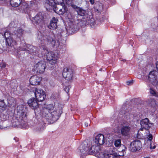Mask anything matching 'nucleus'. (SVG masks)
<instances>
[{"label": "nucleus", "instance_id": "9b49d317", "mask_svg": "<svg viewBox=\"0 0 158 158\" xmlns=\"http://www.w3.org/2000/svg\"><path fill=\"white\" fill-rule=\"evenodd\" d=\"M20 6L19 8V10L21 12L25 13H28L29 12L30 6L24 0H22L20 3Z\"/></svg>", "mask_w": 158, "mask_h": 158}, {"label": "nucleus", "instance_id": "79ce46f5", "mask_svg": "<svg viewBox=\"0 0 158 158\" xmlns=\"http://www.w3.org/2000/svg\"><path fill=\"white\" fill-rule=\"evenodd\" d=\"M42 124H44V122H43Z\"/></svg>", "mask_w": 158, "mask_h": 158}, {"label": "nucleus", "instance_id": "dca6fc26", "mask_svg": "<svg viewBox=\"0 0 158 158\" xmlns=\"http://www.w3.org/2000/svg\"><path fill=\"white\" fill-rule=\"evenodd\" d=\"M131 130V127L129 126L124 125L121 129V134L124 136H127Z\"/></svg>", "mask_w": 158, "mask_h": 158}, {"label": "nucleus", "instance_id": "423d86ee", "mask_svg": "<svg viewBox=\"0 0 158 158\" xmlns=\"http://www.w3.org/2000/svg\"><path fill=\"white\" fill-rule=\"evenodd\" d=\"M58 59V52L55 51L51 52L50 54V68L54 69L56 66Z\"/></svg>", "mask_w": 158, "mask_h": 158}, {"label": "nucleus", "instance_id": "0eeeda50", "mask_svg": "<svg viewBox=\"0 0 158 158\" xmlns=\"http://www.w3.org/2000/svg\"><path fill=\"white\" fill-rule=\"evenodd\" d=\"M35 97L38 101L42 102L46 98V95L44 91L42 89L36 88L34 90Z\"/></svg>", "mask_w": 158, "mask_h": 158}, {"label": "nucleus", "instance_id": "4be33fe9", "mask_svg": "<svg viewBox=\"0 0 158 158\" xmlns=\"http://www.w3.org/2000/svg\"><path fill=\"white\" fill-rule=\"evenodd\" d=\"M22 0H10V4L14 7H18L20 5Z\"/></svg>", "mask_w": 158, "mask_h": 158}, {"label": "nucleus", "instance_id": "393cba45", "mask_svg": "<svg viewBox=\"0 0 158 158\" xmlns=\"http://www.w3.org/2000/svg\"><path fill=\"white\" fill-rule=\"evenodd\" d=\"M148 103L150 105L152 106H155L156 105V101L153 98H150L148 100Z\"/></svg>", "mask_w": 158, "mask_h": 158}, {"label": "nucleus", "instance_id": "f3484780", "mask_svg": "<svg viewBox=\"0 0 158 158\" xmlns=\"http://www.w3.org/2000/svg\"><path fill=\"white\" fill-rule=\"evenodd\" d=\"M140 125L142 128L140 129V130H146L149 127L148 119L146 118L142 120L140 122Z\"/></svg>", "mask_w": 158, "mask_h": 158}, {"label": "nucleus", "instance_id": "37998d69", "mask_svg": "<svg viewBox=\"0 0 158 158\" xmlns=\"http://www.w3.org/2000/svg\"><path fill=\"white\" fill-rule=\"evenodd\" d=\"M4 100H2V102H3Z\"/></svg>", "mask_w": 158, "mask_h": 158}, {"label": "nucleus", "instance_id": "bb28decb", "mask_svg": "<svg viewBox=\"0 0 158 158\" xmlns=\"http://www.w3.org/2000/svg\"><path fill=\"white\" fill-rule=\"evenodd\" d=\"M107 152H101L99 153V158H106V154L107 153Z\"/></svg>", "mask_w": 158, "mask_h": 158}, {"label": "nucleus", "instance_id": "58836bf2", "mask_svg": "<svg viewBox=\"0 0 158 158\" xmlns=\"http://www.w3.org/2000/svg\"><path fill=\"white\" fill-rule=\"evenodd\" d=\"M88 123H87V122H85V127H88Z\"/></svg>", "mask_w": 158, "mask_h": 158}, {"label": "nucleus", "instance_id": "473e14b6", "mask_svg": "<svg viewBox=\"0 0 158 158\" xmlns=\"http://www.w3.org/2000/svg\"><path fill=\"white\" fill-rule=\"evenodd\" d=\"M65 90L67 93L69 92V87H67L65 88Z\"/></svg>", "mask_w": 158, "mask_h": 158}, {"label": "nucleus", "instance_id": "20e7f679", "mask_svg": "<svg viewBox=\"0 0 158 158\" xmlns=\"http://www.w3.org/2000/svg\"><path fill=\"white\" fill-rule=\"evenodd\" d=\"M16 121L15 123L16 126H18L25 129L27 128V123H25L23 120L25 119L26 114L23 110H19L18 111L17 116L15 117Z\"/></svg>", "mask_w": 158, "mask_h": 158}, {"label": "nucleus", "instance_id": "9d476101", "mask_svg": "<svg viewBox=\"0 0 158 158\" xmlns=\"http://www.w3.org/2000/svg\"><path fill=\"white\" fill-rule=\"evenodd\" d=\"M62 74L64 78L67 80H70L72 79L73 72L71 69L65 68L63 70Z\"/></svg>", "mask_w": 158, "mask_h": 158}, {"label": "nucleus", "instance_id": "2f4dec72", "mask_svg": "<svg viewBox=\"0 0 158 158\" xmlns=\"http://www.w3.org/2000/svg\"><path fill=\"white\" fill-rule=\"evenodd\" d=\"M148 140L150 142H151V141L152 140V135H150L149 136V137L148 138Z\"/></svg>", "mask_w": 158, "mask_h": 158}, {"label": "nucleus", "instance_id": "ddd939ff", "mask_svg": "<svg viewBox=\"0 0 158 158\" xmlns=\"http://www.w3.org/2000/svg\"><path fill=\"white\" fill-rule=\"evenodd\" d=\"M60 43L58 40L56 39L55 37H51L50 39V46L52 47L54 50L59 49Z\"/></svg>", "mask_w": 158, "mask_h": 158}, {"label": "nucleus", "instance_id": "72a5a7b5", "mask_svg": "<svg viewBox=\"0 0 158 158\" xmlns=\"http://www.w3.org/2000/svg\"><path fill=\"white\" fill-rule=\"evenodd\" d=\"M87 20H88V22H87L88 23H90V24H91V23H92L91 22V21H93V20H94V19H91L90 20H89V19H87Z\"/></svg>", "mask_w": 158, "mask_h": 158}, {"label": "nucleus", "instance_id": "a878e982", "mask_svg": "<svg viewBox=\"0 0 158 158\" xmlns=\"http://www.w3.org/2000/svg\"><path fill=\"white\" fill-rule=\"evenodd\" d=\"M149 92L151 94L154 96H158V93L152 88L150 89Z\"/></svg>", "mask_w": 158, "mask_h": 158}, {"label": "nucleus", "instance_id": "f8f14e48", "mask_svg": "<svg viewBox=\"0 0 158 158\" xmlns=\"http://www.w3.org/2000/svg\"><path fill=\"white\" fill-rule=\"evenodd\" d=\"M157 74V73L156 71H153L150 72L148 75V80L153 85L154 83L158 81Z\"/></svg>", "mask_w": 158, "mask_h": 158}, {"label": "nucleus", "instance_id": "f03ea898", "mask_svg": "<svg viewBox=\"0 0 158 158\" xmlns=\"http://www.w3.org/2000/svg\"><path fill=\"white\" fill-rule=\"evenodd\" d=\"M59 94L56 93L52 94L51 99L53 103L50 104V124H52L58 119L62 113V105L56 102Z\"/></svg>", "mask_w": 158, "mask_h": 158}, {"label": "nucleus", "instance_id": "a19ab883", "mask_svg": "<svg viewBox=\"0 0 158 158\" xmlns=\"http://www.w3.org/2000/svg\"><path fill=\"white\" fill-rule=\"evenodd\" d=\"M46 60H49V59H48V57H47V58H46Z\"/></svg>", "mask_w": 158, "mask_h": 158}, {"label": "nucleus", "instance_id": "e433bc0d", "mask_svg": "<svg viewBox=\"0 0 158 158\" xmlns=\"http://www.w3.org/2000/svg\"><path fill=\"white\" fill-rule=\"evenodd\" d=\"M156 64V68L157 69L158 72V61L157 62Z\"/></svg>", "mask_w": 158, "mask_h": 158}, {"label": "nucleus", "instance_id": "cd10ccee", "mask_svg": "<svg viewBox=\"0 0 158 158\" xmlns=\"http://www.w3.org/2000/svg\"><path fill=\"white\" fill-rule=\"evenodd\" d=\"M11 35L12 34H11L9 31H6L4 34V36L6 40L7 39L10 38V37L11 36Z\"/></svg>", "mask_w": 158, "mask_h": 158}, {"label": "nucleus", "instance_id": "a211bd4d", "mask_svg": "<svg viewBox=\"0 0 158 158\" xmlns=\"http://www.w3.org/2000/svg\"><path fill=\"white\" fill-rule=\"evenodd\" d=\"M28 104L29 106L34 109L37 108L39 105L36 100L34 98H31L28 101Z\"/></svg>", "mask_w": 158, "mask_h": 158}, {"label": "nucleus", "instance_id": "7c9ffc66", "mask_svg": "<svg viewBox=\"0 0 158 158\" xmlns=\"http://www.w3.org/2000/svg\"><path fill=\"white\" fill-rule=\"evenodd\" d=\"M133 81H127V84L128 85H131L133 83Z\"/></svg>", "mask_w": 158, "mask_h": 158}, {"label": "nucleus", "instance_id": "c9c22d12", "mask_svg": "<svg viewBox=\"0 0 158 158\" xmlns=\"http://www.w3.org/2000/svg\"><path fill=\"white\" fill-rule=\"evenodd\" d=\"M44 129V127L43 126H42L41 127H40V129H39V128L38 129V130L39 131H42Z\"/></svg>", "mask_w": 158, "mask_h": 158}, {"label": "nucleus", "instance_id": "6ab92c4d", "mask_svg": "<svg viewBox=\"0 0 158 158\" xmlns=\"http://www.w3.org/2000/svg\"><path fill=\"white\" fill-rule=\"evenodd\" d=\"M44 17L41 13L37 14L34 17V21L36 24H40L43 23Z\"/></svg>", "mask_w": 158, "mask_h": 158}, {"label": "nucleus", "instance_id": "7ed1b4c3", "mask_svg": "<svg viewBox=\"0 0 158 158\" xmlns=\"http://www.w3.org/2000/svg\"><path fill=\"white\" fill-rule=\"evenodd\" d=\"M23 31V30L21 29H17L12 34L11 36L6 40V44L8 46L6 50L16 56L18 55L19 51L26 50L25 48L17 49L15 47L17 44L16 40H19L22 35Z\"/></svg>", "mask_w": 158, "mask_h": 158}, {"label": "nucleus", "instance_id": "b1692460", "mask_svg": "<svg viewBox=\"0 0 158 158\" xmlns=\"http://www.w3.org/2000/svg\"><path fill=\"white\" fill-rule=\"evenodd\" d=\"M86 13V11L82 8H79L77 11L78 14L81 16H84Z\"/></svg>", "mask_w": 158, "mask_h": 158}, {"label": "nucleus", "instance_id": "1a4fd4ad", "mask_svg": "<svg viewBox=\"0 0 158 158\" xmlns=\"http://www.w3.org/2000/svg\"><path fill=\"white\" fill-rule=\"evenodd\" d=\"M53 9L54 11L59 14H63L67 10V8L63 3L61 4L54 5Z\"/></svg>", "mask_w": 158, "mask_h": 158}, {"label": "nucleus", "instance_id": "2eb2a0df", "mask_svg": "<svg viewBox=\"0 0 158 158\" xmlns=\"http://www.w3.org/2000/svg\"><path fill=\"white\" fill-rule=\"evenodd\" d=\"M42 77L36 75L32 76L30 79V82L32 85H40Z\"/></svg>", "mask_w": 158, "mask_h": 158}, {"label": "nucleus", "instance_id": "ea45409f", "mask_svg": "<svg viewBox=\"0 0 158 158\" xmlns=\"http://www.w3.org/2000/svg\"><path fill=\"white\" fill-rule=\"evenodd\" d=\"M2 49L0 48V53L2 52Z\"/></svg>", "mask_w": 158, "mask_h": 158}, {"label": "nucleus", "instance_id": "f257e3e1", "mask_svg": "<svg viewBox=\"0 0 158 158\" xmlns=\"http://www.w3.org/2000/svg\"><path fill=\"white\" fill-rule=\"evenodd\" d=\"M105 142L104 137L101 134L96 135L92 143H87L84 142L79 147L80 152L83 155H93L98 152L99 146L103 145Z\"/></svg>", "mask_w": 158, "mask_h": 158}, {"label": "nucleus", "instance_id": "4468645a", "mask_svg": "<svg viewBox=\"0 0 158 158\" xmlns=\"http://www.w3.org/2000/svg\"><path fill=\"white\" fill-rule=\"evenodd\" d=\"M125 151L123 149L121 151H118V155L115 153L112 152V153H109L108 152L106 154V158H118V156H123L124 155Z\"/></svg>", "mask_w": 158, "mask_h": 158}, {"label": "nucleus", "instance_id": "39448f33", "mask_svg": "<svg viewBox=\"0 0 158 158\" xmlns=\"http://www.w3.org/2000/svg\"><path fill=\"white\" fill-rule=\"evenodd\" d=\"M46 68V65L45 62L44 61L41 60L35 64L33 69L37 73L42 74L44 72Z\"/></svg>", "mask_w": 158, "mask_h": 158}, {"label": "nucleus", "instance_id": "aec40b11", "mask_svg": "<svg viewBox=\"0 0 158 158\" xmlns=\"http://www.w3.org/2000/svg\"><path fill=\"white\" fill-rule=\"evenodd\" d=\"M41 0H34L33 1H31L30 4L32 5L33 4H37ZM44 7L47 11L49 10V0H45L44 1Z\"/></svg>", "mask_w": 158, "mask_h": 158}, {"label": "nucleus", "instance_id": "5701e85b", "mask_svg": "<svg viewBox=\"0 0 158 158\" xmlns=\"http://www.w3.org/2000/svg\"><path fill=\"white\" fill-rule=\"evenodd\" d=\"M114 144L115 146L117 147H121L122 148H125V147L123 145H121V140L118 139L116 140Z\"/></svg>", "mask_w": 158, "mask_h": 158}, {"label": "nucleus", "instance_id": "f704fd0d", "mask_svg": "<svg viewBox=\"0 0 158 158\" xmlns=\"http://www.w3.org/2000/svg\"><path fill=\"white\" fill-rule=\"evenodd\" d=\"M0 66L1 67L4 68L6 67V65L5 64L2 63V64H1Z\"/></svg>", "mask_w": 158, "mask_h": 158}, {"label": "nucleus", "instance_id": "4c0bfd02", "mask_svg": "<svg viewBox=\"0 0 158 158\" xmlns=\"http://www.w3.org/2000/svg\"><path fill=\"white\" fill-rule=\"evenodd\" d=\"M89 2L92 4H93L94 2V0H89Z\"/></svg>", "mask_w": 158, "mask_h": 158}, {"label": "nucleus", "instance_id": "c85d7f7f", "mask_svg": "<svg viewBox=\"0 0 158 158\" xmlns=\"http://www.w3.org/2000/svg\"><path fill=\"white\" fill-rule=\"evenodd\" d=\"M150 148L151 149H155L156 147V143L153 141L150 142Z\"/></svg>", "mask_w": 158, "mask_h": 158}, {"label": "nucleus", "instance_id": "c756f323", "mask_svg": "<svg viewBox=\"0 0 158 158\" xmlns=\"http://www.w3.org/2000/svg\"><path fill=\"white\" fill-rule=\"evenodd\" d=\"M153 85L156 88V89L158 91V81L154 83Z\"/></svg>", "mask_w": 158, "mask_h": 158}, {"label": "nucleus", "instance_id": "6e6552de", "mask_svg": "<svg viewBox=\"0 0 158 158\" xmlns=\"http://www.w3.org/2000/svg\"><path fill=\"white\" fill-rule=\"evenodd\" d=\"M142 147L141 143L139 140H135L132 142L130 146V150L132 152L139 150Z\"/></svg>", "mask_w": 158, "mask_h": 158}, {"label": "nucleus", "instance_id": "412c9836", "mask_svg": "<svg viewBox=\"0 0 158 158\" xmlns=\"http://www.w3.org/2000/svg\"><path fill=\"white\" fill-rule=\"evenodd\" d=\"M57 19L55 18H53L52 20L50 22V29H55L57 27Z\"/></svg>", "mask_w": 158, "mask_h": 158}]
</instances>
